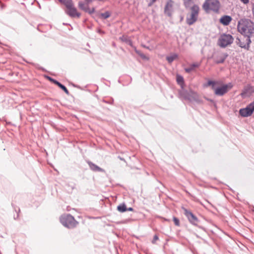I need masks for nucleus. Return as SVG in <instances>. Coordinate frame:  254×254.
Masks as SVG:
<instances>
[{
	"label": "nucleus",
	"mask_w": 254,
	"mask_h": 254,
	"mask_svg": "<svg viewBox=\"0 0 254 254\" xmlns=\"http://www.w3.org/2000/svg\"><path fill=\"white\" fill-rule=\"evenodd\" d=\"M237 29L245 38L251 37L254 35V23L249 19H241L238 22Z\"/></svg>",
	"instance_id": "obj_1"
},
{
	"label": "nucleus",
	"mask_w": 254,
	"mask_h": 254,
	"mask_svg": "<svg viewBox=\"0 0 254 254\" xmlns=\"http://www.w3.org/2000/svg\"><path fill=\"white\" fill-rule=\"evenodd\" d=\"M60 222L65 227L72 229L75 228L78 222L70 214H64L60 217Z\"/></svg>",
	"instance_id": "obj_2"
},
{
	"label": "nucleus",
	"mask_w": 254,
	"mask_h": 254,
	"mask_svg": "<svg viewBox=\"0 0 254 254\" xmlns=\"http://www.w3.org/2000/svg\"><path fill=\"white\" fill-rule=\"evenodd\" d=\"M202 8L207 13L210 11L217 12L220 8V2L218 0H205Z\"/></svg>",
	"instance_id": "obj_3"
},
{
	"label": "nucleus",
	"mask_w": 254,
	"mask_h": 254,
	"mask_svg": "<svg viewBox=\"0 0 254 254\" xmlns=\"http://www.w3.org/2000/svg\"><path fill=\"white\" fill-rule=\"evenodd\" d=\"M190 10V15L186 18V22L189 25H192L197 20L200 9L197 5L193 4Z\"/></svg>",
	"instance_id": "obj_4"
},
{
	"label": "nucleus",
	"mask_w": 254,
	"mask_h": 254,
	"mask_svg": "<svg viewBox=\"0 0 254 254\" xmlns=\"http://www.w3.org/2000/svg\"><path fill=\"white\" fill-rule=\"evenodd\" d=\"M233 41L234 38L230 34H223L219 37L218 44L220 47L225 48L231 44Z\"/></svg>",
	"instance_id": "obj_5"
},
{
	"label": "nucleus",
	"mask_w": 254,
	"mask_h": 254,
	"mask_svg": "<svg viewBox=\"0 0 254 254\" xmlns=\"http://www.w3.org/2000/svg\"><path fill=\"white\" fill-rule=\"evenodd\" d=\"M182 96L186 99L190 101H195L197 103H201V100L199 99L198 94L192 90L188 92L185 90L181 93Z\"/></svg>",
	"instance_id": "obj_6"
},
{
	"label": "nucleus",
	"mask_w": 254,
	"mask_h": 254,
	"mask_svg": "<svg viewBox=\"0 0 254 254\" xmlns=\"http://www.w3.org/2000/svg\"><path fill=\"white\" fill-rule=\"evenodd\" d=\"M232 87L231 83L223 84L222 86L218 87H213V90L215 95L219 96H223L227 93L228 91Z\"/></svg>",
	"instance_id": "obj_7"
},
{
	"label": "nucleus",
	"mask_w": 254,
	"mask_h": 254,
	"mask_svg": "<svg viewBox=\"0 0 254 254\" xmlns=\"http://www.w3.org/2000/svg\"><path fill=\"white\" fill-rule=\"evenodd\" d=\"M182 209L183 210L184 214L188 218L189 222L193 225L197 226L199 220L196 216L184 207H182Z\"/></svg>",
	"instance_id": "obj_8"
},
{
	"label": "nucleus",
	"mask_w": 254,
	"mask_h": 254,
	"mask_svg": "<svg viewBox=\"0 0 254 254\" xmlns=\"http://www.w3.org/2000/svg\"><path fill=\"white\" fill-rule=\"evenodd\" d=\"M254 111V101L249 104L246 108L241 109L239 111V114L243 117H247L251 116Z\"/></svg>",
	"instance_id": "obj_9"
},
{
	"label": "nucleus",
	"mask_w": 254,
	"mask_h": 254,
	"mask_svg": "<svg viewBox=\"0 0 254 254\" xmlns=\"http://www.w3.org/2000/svg\"><path fill=\"white\" fill-rule=\"evenodd\" d=\"M65 13L70 17L79 18L81 16L80 13L78 12L76 8L74 6L73 2L66 7Z\"/></svg>",
	"instance_id": "obj_10"
},
{
	"label": "nucleus",
	"mask_w": 254,
	"mask_h": 254,
	"mask_svg": "<svg viewBox=\"0 0 254 254\" xmlns=\"http://www.w3.org/2000/svg\"><path fill=\"white\" fill-rule=\"evenodd\" d=\"M228 56V55L226 53L218 52L214 56V62L217 64L223 63Z\"/></svg>",
	"instance_id": "obj_11"
},
{
	"label": "nucleus",
	"mask_w": 254,
	"mask_h": 254,
	"mask_svg": "<svg viewBox=\"0 0 254 254\" xmlns=\"http://www.w3.org/2000/svg\"><path fill=\"white\" fill-rule=\"evenodd\" d=\"M174 1L172 0H168L164 8V13L169 17L172 14Z\"/></svg>",
	"instance_id": "obj_12"
},
{
	"label": "nucleus",
	"mask_w": 254,
	"mask_h": 254,
	"mask_svg": "<svg viewBox=\"0 0 254 254\" xmlns=\"http://www.w3.org/2000/svg\"><path fill=\"white\" fill-rule=\"evenodd\" d=\"M87 163L88 165H89L90 169L94 172H102L104 171V170L103 169L99 167V166H98L97 165H96L95 164L93 163L91 161H87Z\"/></svg>",
	"instance_id": "obj_13"
},
{
	"label": "nucleus",
	"mask_w": 254,
	"mask_h": 254,
	"mask_svg": "<svg viewBox=\"0 0 254 254\" xmlns=\"http://www.w3.org/2000/svg\"><path fill=\"white\" fill-rule=\"evenodd\" d=\"M232 20V17L229 15H224L220 19V22L225 26L228 25Z\"/></svg>",
	"instance_id": "obj_14"
},
{
	"label": "nucleus",
	"mask_w": 254,
	"mask_h": 254,
	"mask_svg": "<svg viewBox=\"0 0 254 254\" xmlns=\"http://www.w3.org/2000/svg\"><path fill=\"white\" fill-rule=\"evenodd\" d=\"M251 43V39L249 38H246L245 43L240 41L238 44L240 47L248 50L250 48V45Z\"/></svg>",
	"instance_id": "obj_15"
},
{
	"label": "nucleus",
	"mask_w": 254,
	"mask_h": 254,
	"mask_svg": "<svg viewBox=\"0 0 254 254\" xmlns=\"http://www.w3.org/2000/svg\"><path fill=\"white\" fill-rule=\"evenodd\" d=\"M176 80L177 83L180 86L181 88L183 89L185 87V82L183 77L179 74H177L176 76Z\"/></svg>",
	"instance_id": "obj_16"
},
{
	"label": "nucleus",
	"mask_w": 254,
	"mask_h": 254,
	"mask_svg": "<svg viewBox=\"0 0 254 254\" xmlns=\"http://www.w3.org/2000/svg\"><path fill=\"white\" fill-rule=\"evenodd\" d=\"M200 65V64L199 63H193L191 64L189 67L185 68V70L187 73H190L195 68L199 67Z\"/></svg>",
	"instance_id": "obj_17"
},
{
	"label": "nucleus",
	"mask_w": 254,
	"mask_h": 254,
	"mask_svg": "<svg viewBox=\"0 0 254 254\" xmlns=\"http://www.w3.org/2000/svg\"><path fill=\"white\" fill-rule=\"evenodd\" d=\"M178 57V56L176 54H174L170 56H168L166 58V59L169 63L171 64L175 60L177 59Z\"/></svg>",
	"instance_id": "obj_18"
},
{
	"label": "nucleus",
	"mask_w": 254,
	"mask_h": 254,
	"mask_svg": "<svg viewBox=\"0 0 254 254\" xmlns=\"http://www.w3.org/2000/svg\"><path fill=\"white\" fill-rule=\"evenodd\" d=\"M117 210L120 212H124L127 211V207L125 203H122L118 206Z\"/></svg>",
	"instance_id": "obj_19"
},
{
	"label": "nucleus",
	"mask_w": 254,
	"mask_h": 254,
	"mask_svg": "<svg viewBox=\"0 0 254 254\" xmlns=\"http://www.w3.org/2000/svg\"><path fill=\"white\" fill-rule=\"evenodd\" d=\"M56 84L57 85L62 89H63L67 95L69 94L68 90L64 85H63L59 82H56Z\"/></svg>",
	"instance_id": "obj_20"
},
{
	"label": "nucleus",
	"mask_w": 254,
	"mask_h": 254,
	"mask_svg": "<svg viewBox=\"0 0 254 254\" xmlns=\"http://www.w3.org/2000/svg\"><path fill=\"white\" fill-rule=\"evenodd\" d=\"M218 83V82L215 81L208 80L207 83L204 85L205 87L211 86V88L213 90V87H215V85Z\"/></svg>",
	"instance_id": "obj_21"
},
{
	"label": "nucleus",
	"mask_w": 254,
	"mask_h": 254,
	"mask_svg": "<svg viewBox=\"0 0 254 254\" xmlns=\"http://www.w3.org/2000/svg\"><path fill=\"white\" fill-rule=\"evenodd\" d=\"M78 6L80 9L84 10V11H86V9H87V7H88V6H86L85 5V3L82 1H79Z\"/></svg>",
	"instance_id": "obj_22"
},
{
	"label": "nucleus",
	"mask_w": 254,
	"mask_h": 254,
	"mask_svg": "<svg viewBox=\"0 0 254 254\" xmlns=\"http://www.w3.org/2000/svg\"><path fill=\"white\" fill-rule=\"evenodd\" d=\"M61 2L63 3L66 7L70 5L72 2V0H59Z\"/></svg>",
	"instance_id": "obj_23"
},
{
	"label": "nucleus",
	"mask_w": 254,
	"mask_h": 254,
	"mask_svg": "<svg viewBox=\"0 0 254 254\" xmlns=\"http://www.w3.org/2000/svg\"><path fill=\"white\" fill-rule=\"evenodd\" d=\"M61 2L63 3L66 7L70 5L72 2V0H59Z\"/></svg>",
	"instance_id": "obj_24"
},
{
	"label": "nucleus",
	"mask_w": 254,
	"mask_h": 254,
	"mask_svg": "<svg viewBox=\"0 0 254 254\" xmlns=\"http://www.w3.org/2000/svg\"><path fill=\"white\" fill-rule=\"evenodd\" d=\"M101 17L103 19H107L111 16V13L109 11H106L104 13H102L100 14Z\"/></svg>",
	"instance_id": "obj_25"
},
{
	"label": "nucleus",
	"mask_w": 254,
	"mask_h": 254,
	"mask_svg": "<svg viewBox=\"0 0 254 254\" xmlns=\"http://www.w3.org/2000/svg\"><path fill=\"white\" fill-rule=\"evenodd\" d=\"M173 219L175 225L177 226H180V223L179 219L176 217H173Z\"/></svg>",
	"instance_id": "obj_26"
},
{
	"label": "nucleus",
	"mask_w": 254,
	"mask_h": 254,
	"mask_svg": "<svg viewBox=\"0 0 254 254\" xmlns=\"http://www.w3.org/2000/svg\"><path fill=\"white\" fill-rule=\"evenodd\" d=\"M95 9L94 7H93L91 9H90L89 8V7H87V9H86L85 12H88L90 14H91L95 12Z\"/></svg>",
	"instance_id": "obj_27"
},
{
	"label": "nucleus",
	"mask_w": 254,
	"mask_h": 254,
	"mask_svg": "<svg viewBox=\"0 0 254 254\" xmlns=\"http://www.w3.org/2000/svg\"><path fill=\"white\" fill-rule=\"evenodd\" d=\"M192 0H184V4L186 7H188L189 6Z\"/></svg>",
	"instance_id": "obj_28"
},
{
	"label": "nucleus",
	"mask_w": 254,
	"mask_h": 254,
	"mask_svg": "<svg viewBox=\"0 0 254 254\" xmlns=\"http://www.w3.org/2000/svg\"><path fill=\"white\" fill-rule=\"evenodd\" d=\"M159 237L157 235H155L153 237V240L152 241V243L154 244L156 243V241L158 240Z\"/></svg>",
	"instance_id": "obj_29"
},
{
	"label": "nucleus",
	"mask_w": 254,
	"mask_h": 254,
	"mask_svg": "<svg viewBox=\"0 0 254 254\" xmlns=\"http://www.w3.org/2000/svg\"><path fill=\"white\" fill-rule=\"evenodd\" d=\"M140 57L144 60L148 61L149 59L148 57H147L143 53L140 56Z\"/></svg>",
	"instance_id": "obj_30"
},
{
	"label": "nucleus",
	"mask_w": 254,
	"mask_h": 254,
	"mask_svg": "<svg viewBox=\"0 0 254 254\" xmlns=\"http://www.w3.org/2000/svg\"><path fill=\"white\" fill-rule=\"evenodd\" d=\"M47 78H48V79L50 81H52L53 83H55V84H56V82H58L57 80H55V79H54L52 78V77H51L47 76Z\"/></svg>",
	"instance_id": "obj_31"
},
{
	"label": "nucleus",
	"mask_w": 254,
	"mask_h": 254,
	"mask_svg": "<svg viewBox=\"0 0 254 254\" xmlns=\"http://www.w3.org/2000/svg\"><path fill=\"white\" fill-rule=\"evenodd\" d=\"M156 1V0H150L148 4V6H151L153 5V4Z\"/></svg>",
	"instance_id": "obj_32"
},
{
	"label": "nucleus",
	"mask_w": 254,
	"mask_h": 254,
	"mask_svg": "<svg viewBox=\"0 0 254 254\" xmlns=\"http://www.w3.org/2000/svg\"><path fill=\"white\" fill-rule=\"evenodd\" d=\"M135 53H136L137 55H138L139 56H140L142 54V53L141 51H139V50H136V49H135Z\"/></svg>",
	"instance_id": "obj_33"
},
{
	"label": "nucleus",
	"mask_w": 254,
	"mask_h": 254,
	"mask_svg": "<svg viewBox=\"0 0 254 254\" xmlns=\"http://www.w3.org/2000/svg\"><path fill=\"white\" fill-rule=\"evenodd\" d=\"M244 4H247L249 2V0H240Z\"/></svg>",
	"instance_id": "obj_34"
},
{
	"label": "nucleus",
	"mask_w": 254,
	"mask_h": 254,
	"mask_svg": "<svg viewBox=\"0 0 254 254\" xmlns=\"http://www.w3.org/2000/svg\"><path fill=\"white\" fill-rule=\"evenodd\" d=\"M142 46L143 48H145V49H148V50H151V49H150V48H149V47H148V46H145V45H142Z\"/></svg>",
	"instance_id": "obj_35"
},
{
	"label": "nucleus",
	"mask_w": 254,
	"mask_h": 254,
	"mask_svg": "<svg viewBox=\"0 0 254 254\" xmlns=\"http://www.w3.org/2000/svg\"><path fill=\"white\" fill-rule=\"evenodd\" d=\"M120 39L121 40L123 41H125V37L124 36H123L122 37H121L120 38Z\"/></svg>",
	"instance_id": "obj_36"
},
{
	"label": "nucleus",
	"mask_w": 254,
	"mask_h": 254,
	"mask_svg": "<svg viewBox=\"0 0 254 254\" xmlns=\"http://www.w3.org/2000/svg\"><path fill=\"white\" fill-rule=\"evenodd\" d=\"M133 210V209L132 207L127 208V211H132Z\"/></svg>",
	"instance_id": "obj_37"
},
{
	"label": "nucleus",
	"mask_w": 254,
	"mask_h": 254,
	"mask_svg": "<svg viewBox=\"0 0 254 254\" xmlns=\"http://www.w3.org/2000/svg\"><path fill=\"white\" fill-rule=\"evenodd\" d=\"M94 0H85L87 3H89L92 2Z\"/></svg>",
	"instance_id": "obj_38"
},
{
	"label": "nucleus",
	"mask_w": 254,
	"mask_h": 254,
	"mask_svg": "<svg viewBox=\"0 0 254 254\" xmlns=\"http://www.w3.org/2000/svg\"><path fill=\"white\" fill-rule=\"evenodd\" d=\"M253 12L254 13V4L253 5V9H252Z\"/></svg>",
	"instance_id": "obj_39"
}]
</instances>
